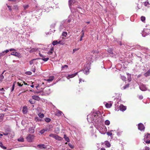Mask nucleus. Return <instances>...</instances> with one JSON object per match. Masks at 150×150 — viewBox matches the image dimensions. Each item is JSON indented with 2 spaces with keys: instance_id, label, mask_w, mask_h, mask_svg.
<instances>
[{
  "instance_id": "obj_1",
  "label": "nucleus",
  "mask_w": 150,
  "mask_h": 150,
  "mask_svg": "<svg viewBox=\"0 0 150 150\" xmlns=\"http://www.w3.org/2000/svg\"><path fill=\"white\" fill-rule=\"evenodd\" d=\"M87 119L89 122L95 123L97 124H99L101 121L100 115L94 113L88 115Z\"/></svg>"
},
{
  "instance_id": "obj_2",
  "label": "nucleus",
  "mask_w": 150,
  "mask_h": 150,
  "mask_svg": "<svg viewBox=\"0 0 150 150\" xmlns=\"http://www.w3.org/2000/svg\"><path fill=\"white\" fill-rule=\"evenodd\" d=\"M51 92L50 88L49 87H45L43 90V93L42 95H47L49 94Z\"/></svg>"
},
{
  "instance_id": "obj_3",
  "label": "nucleus",
  "mask_w": 150,
  "mask_h": 150,
  "mask_svg": "<svg viewBox=\"0 0 150 150\" xmlns=\"http://www.w3.org/2000/svg\"><path fill=\"white\" fill-rule=\"evenodd\" d=\"M90 69V65L89 64H87L84 66V68L83 70V72L86 74L89 73V70Z\"/></svg>"
},
{
  "instance_id": "obj_4",
  "label": "nucleus",
  "mask_w": 150,
  "mask_h": 150,
  "mask_svg": "<svg viewBox=\"0 0 150 150\" xmlns=\"http://www.w3.org/2000/svg\"><path fill=\"white\" fill-rule=\"evenodd\" d=\"M88 63L90 65L92 62H93V56L90 54L87 55L86 57Z\"/></svg>"
},
{
  "instance_id": "obj_5",
  "label": "nucleus",
  "mask_w": 150,
  "mask_h": 150,
  "mask_svg": "<svg viewBox=\"0 0 150 150\" xmlns=\"http://www.w3.org/2000/svg\"><path fill=\"white\" fill-rule=\"evenodd\" d=\"M144 141L147 144L150 143V134H147L145 136L144 139Z\"/></svg>"
},
{
  "instance_id": "obj_6",
  "label": "nucleus",
  "mask_w": 150,
  "mask_h": 150,
  "mask_svg": "<svg viewBox=\"0 0 150 150\" xmlns=\"http://www.w3.org/2000/svg\"><path fill=\"white\" fill-rule=\"evenodd\" d=\"M34 136L33 135L29 134L27 137V139L28 142H31L34 138Z\"/></svg>"
},
{
  "instance_id": "obj_7",
  "label": "nucleus",
  "mask_w": 150,
  "mask_h": 150,
  "mask_svg": "<svg viewBox=\"0 0 150 150\" xmlns=\"http://www.w3.org/2000/svg\"><path fill=\"white\" fill-rule=\"evenodd\" d=\"M138 128L139 130L141 131L143 130L144 129V125L141 123H139L138 125Z\"/></svg>"
},
{
  "instance_id": "obj_8",
  "label": "nucleus",
  "mask_w": 150,
  "mask_h": 150,
  "mask_svg": "<svg viewBox=\"0 0 150 150\" xmlns=\"http://www.w3.org/2000/svg\"><path fill=\"white\" fill-rule=\"evenodd\" d=\"M148 30L147 29H145L142 33V34L143 37H145L148 34H149V33H147Z\"/></svg>"
},
{
  "instance_id": "obj_9",
  "label": "nucleus",
  "mask_w": 150,
  "mask_h": 150,
  "mask_svg": "<svg viewBox=\"0 0 150 150\" xmlns=\"http://www.w3.org/2000/svg\"><path fill=\"white\" fill-rule=\"evenodd\" d=\"M11 55H13L18 57H21V54L20 53L15 52H13L11 53Z\"/></svg>"
},
{
  "instance_id": "obj_10",
  "label": "nucleus",
  "mask_w": 150,
  "mask_h": 150,
  "mask_svg": "<svg viewBox=\"0 0 150 150\" xmlns=\"http://www.w3.org/2000/svg\"><path fill=\"white\" fill-rule=\"evenodd\" d=\"M77 73L78 72H76L74 74L69 75L66 76V77L68 79H69L70 78H72L75 76L77 74Z\"/></svg>"
},
{
  "instance_id": "obj_11",
  "label": "nucleus",
  "mask_w": 150,
  "mask_h": 150,
  "mask_svg": "<svg viewBox=\"0 0 150 150\" xmlns=\"http://www.w3.org/2000/svg\"><path fill=\"white\" fill-rule=\"evenodd\" d=\"M139 88L142 91H145L147 89L145 86L144 85H142L140 86Z\"/></svg>"
},
{
  "instance_id": "obj_12",
  "label": "nucleus",
  "mask_w": 150,
  "mask_h": 150,
  "mask_svg": "<svg viewBox=\"0 0 150 150\" xmlns=\"http://www.w3.org/2000/svg\"><path fill=\"white\" fill-rule=\"evenodd\" d=\"M28 111V108L27 106H24L23 107L22 112L24 114H26Z\"/></svg>"
},
{
  "instance_id": "obj_13",
  "label": "nucleus",
  "mask_w": 150,
  "mask_h": 150,
  "mask_svg": "<svg viewBox=\"0 0 150 150\" xmlns=\"http://www.w3.org/2000/svg\"><path fill=\"white\" fill-rule=\"evenodd\" d=\"M119 108L120 110L121 111H125L126 109V107L122 105H120Z\"/></svg>"
},
{
  "instance_id": "obj_14",
  "label": "nucleus",
  "mask_w": 150,
  "mask_h": 150,
  "mask_svg": "<svg viewBox=\"0 0 150 150\" xmlns=\"http://www.w3.org/2000/svg\"><path fill=\"white\" fill-rule=\"evenodd\" d=\"M37 146L41 149H45L46 148V146L44 144L38 145Z\"/></svg>"
},
{
  "instance_id": "obj_15",
  "label": "nucleus",
  "mask_w": 150,
  "mask_h": 150,
  "mask_svg": "<svg viewBox=\"0 0 150 150\" xmlns=\"http://www.w3.org/2000/svg\"><path fill=\"white\" fill-rule=\"evenodd\" d=\"M54 76H50L49 77V79H47V80H45L48 82H50L52 81L54 79Z\"/></svg>"
},
{
  "instance_id": "obj_16",
  "label": "nucleus",
  "mask_w": 150,
  "mask_h": 150,
  "mask_svg": "<svg viewBox=\"0 0 150 150\" xmlns=\"http://www.w3.org/2000/svg\"><path fill=\"white\" fill-rule=\"evenodd\" d=\"M32 98L34 100H40V98L38 96H32Z\"/></svg>"
},
{
  "instance_id": "obj_17",
  "label": "nucleus",
  "mask_w": 150,
  "mask_h": 150,
  "mask_svg": "<svg viewBox=\"0 0 150 150\" xmlns=\"http://www.w3.org/2000/svg\"><path fill=\"white\" fill-rule=\"evenodd\" d=\"M62 112L61 111L58 110L56 112L55 115L57 116H60L62 115Z\"/></svg>"
},
{
  "instance_id": "obj_18",
  "label": "nucleus",
  "mask_w": 150,
  "mask_h": 150,
  "mask_svg": "<svg viewBox=\"0 0 150 150\" xmlns=\"http://www.w3.org/2000/svg\"><path fill=\"white\" fill-rule=\"evenodd\" d=\"M75 2V0H69V5L70 6Z\"/></svg>"
},
{
  "instance_id": "obj_19",
  "label": "nucleus",
  "mask_w": 150,
  "mask_h": 150,
  "mask_svg": "<svg viewBox=\"0 0 150 150\" xmlns=\"http://www.w3.org/2000/svg\"><path fill=\"white\" fill-rule=\"evenodd\" d=\"M54 138L58 140H62V137H59L58 136L56 135H55V137H54Z\"/></svg>"
},
{
  "instance_id": "obj_20",
  "label": "nucleus",
  "mask_w": 150,
  "mask_h": 150,
  "mask_svg": "<svg viewBox=\"0 0 150 150\" xmlns=\"http://www.w3.org/2000/svg\"><path fill=\"white\" fill-rule=\"evenodd\" d=\"M38 50V49L36 48H32L30 51V52L32 53L33 52H35Z\"/></svg>"
},
{
  "instance_id": "obj_21",
  "label": "nucleus",
  "mask_w": 150,
  "mask_h": 150,
  "mask_svg": "<svg viewBox=\"0 0 150 150\" xmlns=\"http://www.w3.org/2000/svg\"><path fill=\"white\" fill-rule=\"evenodd\" d=\"M150 75V69L148 70L147 72L145 73L144 74V75L146 76L147 77L148 76H149Z\"/></svg>"
},
{
  "instance_id": "obj_22",
  "label": "nucleus",
  "mask_w": 150,
  "mask_h": 150,
  "mask_svg": "<svg viewBox=\"0 0 150 150\" xmlns=\"http://www.w3.org/2000/svg\"><path fill=\"white\" fill-rule=\"evenodd\" d=\"M105 144L106 146L108 147H110V144L108 141H106L105 142Z\"/></svg>"
},
{
  "instance_id": "obj_23",
  "label": "nucleus",
  "mask_w": 150,
  "mask_h": 150,
  "mask_svg": "<svg viewBox=\"0 0 150 150\" xmlns=\"http://www.w3.org/2000/svg\"><path fill=\"white\" fill-rule=\"evenodd\" d=\"M3 74V73H2L0 75V83L2 81V80L4 79V77Z\"/></svg>"
},
{
  "instance_id": "obj_24",
  "label": "nucleus",
  "mask_w": 150,
  "mask_h": 150,
  "mask_svg": "<svg viewBox=\"0 0 150 150\" xmlns=\"http://www.w3.org/2000/svg\"><path fill=\"white\" fill-rule=\"evenodd\" d=\"M64 137L65 139V140L67 141V142H69V137H67L66 135H64Z\"/></svg>"
},
{
  "instance_id": "obj_25",
  "label": "nucleus",
  "mask_w": 150,
  "mask_h": 150,
  "mask_svg": "<svg viewBox=\"0 0 150 150\" xmlns=\"http://www.w3.org/2000/svg\"><path fill=\"white\" fill-rule=\"evenodd\" d=\"M112 104L111 103H106L105 105V107L107 108H110L112 106Z\"/></svg>"
},
{
  "instance_id": "obj_26",
  "label": "nucleus",
  "mask_w": 150,
  "mask_h": 150,
  "mask_svg": "<svg viewBox=\"0 0 150 150\" xmlns=\"http://www.w3.org/2000/svg\"><path fill=\"white\" fill-rule=\"evenodd\" d=\"M4 116V114H0V122L2 121Z\"/></svg>"
},
{
  "instance_id": "obj_27",
  "label": "nucleus",
  "mask_w": 150,
  "mask_h": 150,
  "mask_svg": "<svg viewBox=\"0 0 150 150\" xmlns=\"http://www.w3.org/2000/svg\"><path fill=\"white\" fill-rule=\"evenodd\" d=\"M58 44H60L61 45H63L64 44V41L63 40H59L58 42Z\"/></svg>"
},
{
  "instance_id": "obj_28",
  "label": "nucleus",
  "mask_w": 150,
  "mask_h": 150,
  "mask_svg": "<svg viewBox=\"0 0 150 150\" xmlns=\"http://www.w3.org/2000/svg\"><path fill=\"white\" fill-rule=\"evenodd\" d=\"M39 117L41 118H43L44 117V115L43 114H41L40 113L38 114Z\"/></svg>"
},
{
  "instance_id": "obj_29",
  "label": "nucleus",
  "mask_w": 150,
  "mask_h": 150,
  "mask_svg": "<svg viewBox=\"0 0 150 150\" xmlns=\"http://www.w3.org/2000/svg\"><path fill=\"white\" fill-rule=\"evenodd\" d=\"M58 44V41L57 40L54 41L52 42V45H55Z\"/></svg>"
},
{
  "instance_id": "obj_30",
  "label": "nucleus",
  "mask_w": 150,
  "mask_h": 150,
  "mask_svg": "<svg viewBox=\"0 0 150 150\" xmlns=\"http://www.w3.org/2000/svg\"><path fill=\"white\" fill-rule=\"evenodd\" d=\"M105 124L107 125H109L110 124V121L108 120H106L105 122Z\"/></svg>"
},
{
  "instance_id": "obj_31",
  "label": "nucleus",
  "mask_w": 150,
  "mask_h": 150,
  "mask_svg": "<svg viewBox=\"0 0 150 150\" xmlns=\"http://www.w3.org/2000/svg\"><path fill=\"white\" fill-rule=\"evenodd\" d=\"M15 82L14 83L13 85L12 86V87L11 88V92H12L14 90V88H15Z\"/></svg>"
},
{
  "instance_id": "obj_32",
  "label": "nucleus",
  "mask_w": 150,
  "mask_h": 150,
  "mask_svg": "<svg viewBox=\"0 0 150 150\" xmlns=\"http://www.w3.org/2000/svg\"><path fill=\"white\" fill-rule=\"evenodd\" d=\"M41 59L44 61H45V62H46L49 59V58L48 57H47L46 58H42Z\"/></svg>"
},
{
  "instance_id": "obj_33",
  "label": "nucleus",
  "mask_w": 150,
  "mask_h": 150,
  "mask_svg": "<svg viewBox=\"0 0 150 150\" xmlns=\"http://www.w3.org/2000/svg\"><path fill=\"white\" fill-rule=\"evenodd\" d=\"M122 132V131H120L119 130H117V134L118 135H121V134Z\"/></svg>"
},
{
  "instance_id": "obj_34",
  "label": "nucleus",
  "mask_w": 150,
  "mask_h": 150,
  "mask_svg": "<svg viewBox=\"0 0 150 150\" xmlns=\"http://www.w3.org/2000/svg\"><path fill=\"white\" fill-rule=\"evenodd\" d=\"M35 120L36 122H39L41 120L40 119L39 117H35Z\"/></svg>"
},
{
  "instance_id": "obj_35",
  "label": "nucleus",
  "mask_w": 150,
  "mask_h": 150,
  "mask_svg": "<svg viewBox=\"0 0 150 150\" xmlns=\"http://www.w3.org/2000/svg\"><path fill=\"white\" fill-rule=\"evenodd\" d=\"M67 35V32H63L62 33V35L65 37H66Z\"/></svg>"
},
{
  "instance_id": "obj_36",
  "label": "nucleus",
  "mask_w": 150,
  "mask_h": 150,
  "mask_svg": "<svg viewBox=\"0 0 150 150\" xmlns=\"http://www.w3.org/2000/svg\"><path fill=\"white\" fill-rule=\"evenodd\" d=\"M18 140L19 142H23L24 141V139L23 138H20L18 139Z\"/></svg>"
},
{
  "instance_id": "obj_37",
  "label": "nucleus",
  "mask_w": 150,
  "mask_h": 150,
  "mask_svg": "<svg viewBox=\"0 0 150 150\" xmlns=\"http://www.w3.org/2000/svg\"><path fill=\"white\" fill-rule=\"evenodd\" d=\"M0 146L4 149H6V147L3 146V144L1 143H0Z\"/></svg>"
},
{
  "instance_id": "obj_38",
  "label": "nucleus",
  "mask_w": 150,
  "mask_h": 150,
  "mask_svg": "<svg viewBox=\"0 0 150 150\" xmlns=\"http://www.w3.org/2000/svg\"><path fill=\"white\" fill-rule=\"evenodd\" d=\"M9 51V50H6L5 51H4L3 52L1 53V55H3V53L4 52H5L6 53H8Z\"/></svg>"
},
{
  "instance_id": "obj_39",
  "label": "nucleus",
  "mask_w": 150,
  "mask_h": 150,
  "mask_svg": "<svg viewBox=\"0 0 150 150\" xmlns=\"http://www.w3.org/2000/svg\"><path fill=\"white\" fill-rule=\"evenodd\" d=\"M113 130H112L110 132H108L107 133V134L108 136H111L112 135V133L111 132V131H112Z\"/></svg>"
},
{
  "instance_id": "obj_40",
  "label": "nucleus",
  "mask_w": 150,
  "mask_h": 150,
  "mask_svg": "<svg viewBox=\"0 0 150 150\" xmlns=\"http://www.w3.org/2000/svg\"><path fill=\"white\" fill-rule=\"evenodd\" d=\"M45 120L46 122H50L51 120L49 118H45Z\"/></svg>"
},
{
  "instance_id": "obj_41",
  "label": "nucleus",
  "mask_w": 150,
  "mask_h": 150,
  "mask_svg": "<svg viewBox=\"0 0 150 150\" xmlns=\"http://www.w3.org/2000/svg\"><path fill=\"white\" fill-rule=\"evenodd\" d=\"M29 102L31 104H33L35 103V101L33 100V99H30L29 100Z\"/></svg>"
},
{
  "instance_id": "obj_42",
  "label": "nucleus",
  "mask_w": 150,
  "mask_h": 150,
  "mask_svg": "<svg viewBox=\"0 0 150 150\" xmlns=\"http://www.w3.org/2000/svg\"><path fill=\"white\" fill-rule=\"evenodd\" d=\"M29 131L30 133H33L34 132L35 130L34 129L30 128L29 129Z\"/></svg>"
},
{
  "instance_id": "obj_43",
  "label": "nucleus",
  "mask_w": 150,
  "mask_h": 150,
  "mask_svg": "<svg viewBox=\"0 0 150 150\" xmlns=\"http://www.w3.org/2000/svg\"><path fill=\"white\" fill-rule=\"evenodd\" d=\"M121 79L123 81H125L126 79V77L124 76H121Z\"/></svg>"
},
{
  "instance_id": "obj_44",
  "label": "nucleus",
  "mask_w": 150,
  "mask_h": 150,
  "mask_svg": "<svg viewBox=\"0 0 150 150\" xmlns=\"http://www.w3.org/2000/svg\"><path fill=\"white\" fill-rule=\"evenodd\" d=\"M137 47L139 49H140L141 50L143 49L144 48V47H142L139 45L137 46Z\"/></svg>"
},
{
  "instance_id": "obj_45",
  "label": "nucleus",
  "mask_w": 150,
  "mask_h": 150,
  "mask_svg": "<svg viewBox=\"0 0 150 150\" xmlns=\"http://www.w3.org/2000/svg\"><path fill=\"white\" fill-rule=\"evenodd\" d=\"M35 60V59H34L30 60L29 62V63L30 65H31L33 63L34 61Z\"/></svg>"
},
{
  "instance_id": "obj_46",
  "label": "nucleus",
  "mask_w": 150,
  "mask_h": 150,
  "mask_svg": "<svg viewBox=\"0 0 150 150\" xmlns=\"http://www.w3.org/2000/svg\"><path fill=\"white\" fill-rule=\"evenodd\" d=\"M25 74L29 75H31L32 74V73L31 72L29 71H26L25 72Z\"/></svg>"
},
{
  "instance_id": "obj_47",
  "label": "nucleus",
  "mask_w": 150,
  "mask_h": 150,
  "mask_svg": "<svg viewBox=\"0 0 150 150\" xmlns=\"http://www.w3.org/2000/svg\"><path fill=\"white\" fill-rule=\"evenodd\" d=\"M141 20L142 21H144L145 20V18L144 16H142L141 18Z\"/></svg>"
},
{
  "instance_id": "obj_48",
  "label": "nucleus",
  "mask_w": 150,
  "mask_h": 150,
  "mask_svg": "<svg viewBox=\"0 0 150 150\" xmlns=\"http://www.w3.org/2000/svg\"><path fill=\"white\" fill-rule=\"evenodd\" d=\"M45 132V129H44L41 130L40 132L41 134H42L43 133H44Z\"/></svg>"
},
{
  "instance_id": "obj_49",
  "label": "nucleus",
  "mask_w": 150,
  "mask_h": 150,
  "mask_svg": "<svg viewBox=\"0 0 150 150\" xmlns=\"http://www.w3.org/2000/svg\"><path fill=\"white\" fill-rule=\"evenodd\" d=\"M68 145L70 148L71 149H73L74 147V146L72 145L71 143H68Z\"/></svg>"
},
{
  "instance_id": "obj_50",
  "label": "nucleus",
  "mask_w": 150,
  "mask_h": 150,
  "mask_svg": "<svg viewBox=\"0 0 150 150\" xmlns=\"http://www.w3.org/2000/svg\"><path fill=\"white\" fill-rule=\"evenodd\" d=\"M44 83L43 82L42 83H40L38 85H39L38 86H36V88H38L40 86H41L42 85H44Z\"/></svg>"
},
{
  "instance_id": "obj_51",
  "label": "nucleus",
  "mask_w": 150,
  "mask_h": 150,
  "mask_svg": "<svg viewBox=\"0 0 150 150\" xmlns=\"http://www.w3.org/2000/svg\"><path fill=\"white\" fill-rule=\"evenodd\" d=\"M68 67V66L67 65H65L62 67V69H63L64 68H67Z\"/></svg>"
},
{
  "instance_id": "obj_52",
  "label": "nucleus",
  "mask_w": 150,
  "mask_h": 150,
  "mask_svg": "<svg viewBox=\"0 0 150 150\" xmlns=\"http://www.w3.org/2000/svg\"><path fill=\"white\" fill-rule=\"evenodd\" d=\"M129 86V84L126 85L125 86H124V87H123L124 89H125L127 88Z\"/></svg>"
},
{
  "instance_id": "obj_53",
  "label": "nucleus",
  "mask_w": 150,
  "mask_h": 150,
  "mask_svg": "<svg viewBox=\"0 0 150 150\" xmlns=\"http://www.w3.org/2000/svg\"><path fill=\"white\" fill-rule=\"evenodd\" d=\"M55 134H51L49 136L50 137H52L54 138V137H55Z\"/></svg>"
},
{
  "instance_id": "obj_54",
  "label": "nucleus",
  "mask_w": 150,
  "mask_h": 150,
  "mask_svg": "<svg viewBox=\"0 0 150 150\" xmlns=\"http://www.w3.org/2000/svg\"><path fill=\"white\" fill-rule=\"evenodd\" d=\"M52 53H53L52 50H51L50 51L48 52L47 53L49 54H51Z\"/></svg>"
},
{
  "instance_id": "obj_55",
  "label": "nucleus",
  "mask_w": 150,
  "mask_h": 150,
  "mask_svg": "<svg viewBox=\"0 0 150 150\" xmlns=\"http://www.w3.org/2000/svg\"><path fill=\"white\" fill-rule=\"evenodd\" d=\"M28 7V5H25V6H23V7L25 9L27 8Z\"/></svg>"
},
{
  "instance_id": "obj_56",
  "label": "nucleus",
  "mask_w": 150,
  "mask_h": 150,
  "mask_svg": "<svg viewBox=\"0 0 150 150\" xmlns=\"http://www.w3.org/2000/svg\"><path fill=\"white\" fill-rule=\"evenodd\" d=\"M108 51L110 53L112 54L113 53L112 51L110 49L108 50Z\"/></svg>"
},
{
  "instance_id": "obj_57",
  "label": "nucleus",
  "mask_w": 150,
  "mask_h": 150,
  "mask_svg": "<svg viewBox=\"0 0 150 150\" xmlns=\"http://www.w3.org/2000/svg\"><path fill=\"white\" fill-rule=\"evenodd\" d=\"M144 5L145 6H147L148 4H149V2H145L144 3Z\"/></svg>"
},
{
  "instance_id": "obj_58",
  "label": "nucleus",
  "mask_w": 150,
  "mask_h": 150,
  "mask_svg": "<svg viewBox=\"0 0 150 150\" xmlns=\"http://www.w3.org/2000/svg\"><path fill=\"white\" fill-rule=\"evenodd\" d=\"M139 98L140 99H142L143 98V97L142 95H140L139 96Z\"/></svg>"
},
{
  "instance_id": "obj_59",
  "label": "nucleus",
  "mask_w": 150,
  "mask_h": 150,
  "mask_svg": "<svg viewBox=\"0 0 150 150\" xmlns=\"http://www.w3.org/2000/svg\"><path fill=\"white\" fill-rule=\"evenodd\" d=\"M17 84H18V85L19 86H20V87L22 86L23 85V84H21V83H19V82H18V83H17Z\"/></svg>"
},
{
  "instance_id": "obj_60",
  "label": "nucleus",
  "mask_w": 150,
  "mask_h": 150,
  "mask_svg": "<svg viewBox=\"0 0 150 150\" xmlns=\"http://www.w3.org/2000/svg\"><path fill=\"white\" fill-rule=\"evenodd\" d=\"M78 50V49H74L73 50V53L75 52L76 51H77Z\"/></svg>"
},
{
  "instance_id": "obj_61",
  "label": "nucleus",
  "mask_w": 150,
  "mask_h": 150,
  "mask_svg": "<svg viewBox=\"0 0 150 150\" xmlns=\"http://www.w3.org/2000/svg\"><path fill=\"white\" fill-rule=\"evenodd\" d=\"M39 54L41 57H42V58H44L45 57L42 54H41L40 53H39Z\"/></svg>"
},
{
  "instance_id": "obj_62",
  "label": "nucleus",
  "mask_w": 150,
  "mask_h": 150,
  "mask_svg": "<svg viewBox=\"0 0 150 150\" xmlns=\"http://www.w3.org/2000/svg\"><path fill=\"white\" fill-rule=\"evenodd\" d=\"M149 147H146L145 148V149L143 150H149Z\"/></svg>"
},
{
  "instance_id": "obj_63",
  "label": "nucleus",
  "mask_w": 150,
  "mask_h": 150,
  "mask_svg": "<svg viewBox=\"0 0 150 150\" xmlns=\"http://www.w3.org/2000/svg\"><path fill=\"white\" fill-rule=\"evenodd\" d=\"M128 80L129 81V82L131 80V77H128Z\"/></svg>"
},
{
  "instance_id": "obj_64",
  "label": "nucleus",
  "mask_w": 150,
  "mask_h": 150,
  "mask_svg": "<svg viewBox=\"0 0 150 150\" xmlns=\"http://www.w3.org/2000/svg\"><path fill=\"white\" fill-rule=\"evenodd\" d=\"M9 134V133H4L3 134L5 135H8Z\"/></svg>"
}]
</instances>
